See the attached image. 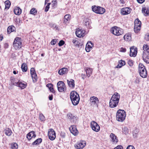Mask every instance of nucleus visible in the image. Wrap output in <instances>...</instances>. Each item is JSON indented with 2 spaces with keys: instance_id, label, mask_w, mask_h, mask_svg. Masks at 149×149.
Segmentation results:
<instances>
[{
  "instance_id": "obj_1",
  "label": "nucleus",
  "mask_w": 149,
  "mask_h": 149,
  "mask_svg": "<svg viewBox=\"0 0 149 149\" xmlns=\"http://www.w3.org/2000/svg\"><path fill=\"white\" fill-rule=\"evenodd\" d=\"M70 97L73 105H76L79 103L80 98L79 94L76 91H72Z\"/></svg>"
},
{
  "instance_id": "obj_2",
  "label": "nucleus",
  "mask_w": 149,
  "mask_h": 149,
  "mask_svg": "<svg viewBox=\"0 0 149 149\" xmlns=\"http://www.w3.org/2000/svg\"><path fill=\"white\" fill-rule=\"evenodd\" d=\"M126 116L125 111L123 110L119 109L116 113V120L119 122H123L125 120Z\"/></svg>"
},
{
  "instance_id": "obj_3",
  "label": "nucleus",
  "mask_w": 149,
  "mask_h": 149,
  "mask_svg": "<svg viewBox=\"0 0 149 149\" xmlns=\"http://www.w3.org/2000/svg\"><path fill=\"white\" fill-rule=\"evenodd\" d=\"M139 74L142 77L145 78L147 77V72L144 65L142 63H139Z\"/></svg>"
},
{
  "instance_id": "obj_4",
  "label": "nucleus",
  "mask_w": 149,
  "mask_h": 149,
  "mask_svg": "<svg viewBox=\"0 0 149 149\" xmlns=\"http://www.w3.org/2000/svg\"><path fill=\"white\" fill-rule=\"evenodd\" d=\"M92 9L93 11L94 12L100 14H103L105 11V9L103 8L96 6H92Z\"/></svg>"
},
{
  "instance_id": "obj_5",
  "label": "nucleus",
  "mask_w": 149,
  "mask_h": 149,
  "mask_svg": "<svg viewBox=\"0 0 149 149\" xmlns=\"http://www.w3.org/2000/svg\"><path fill=\"white\" fill-rule=\"evenodd\" d=\"M111 32L113 34L117 36L121 35L123 33L122 29L116 26L111 28Z\"/></svg>"
},
{
  "instance_id": "obj_6",
  "label": "nucleus",
  "mask_w": 149,
  "mask_h": 149,
  "mask_svg": "<svg viewBox=\"0 0 149 149\" xmlns=\"http://www.w3.org/2000/svg\"><path fill=\"white\" fill-rule=\"evenodd\" d=\"M13 45L15 49L21 48L22 47L21 39L19 37L16 38L14 40Z\"/></svg>"
},
{
  "instance_id": "obj_7",
  "label": "nucleus",
  "mask_w": 149,
  "mask_h": 149,
  "mask_svg": "<svg viewBox=\"0 0 149 149\" xmlns=\"http://www.w3.org/2000/svg\"><path fill=\"white\" fill-rule=\"evenodd\" d=\"M90 101L92 106L97 107L99 103L98 98L95 96H92L90 97Z\"/></svg>"
},
{
  "instance_id": "obj_8",
  "label": "nucleus",
  "mask_w": 149,
  "mask_h": 149,
  "mask_svg": "<svg viewBox=\"0 0 149 149\" xmlns=\"http://www.w3.org/2000/svg\"><path fill=\"white\" fill-rule=\"evenodd\" d=\"M58 90L60 92H64L65 91L66 88L65 84L62 81H59L57 84Z\"/></svg>"
},
{
  "instance_id": "obj_9",
  "label": "nucleus",
  "mask_w": 149,
  "mask_h": 149,
  "mask_svg": "<svg viewBox=\"0 0 149 149\" xmlns=\"http://www.w3.org/2000/svg\"><path fill=\"white\" fill-rule=\"evenodd\" d=\"M12 84L15 86H16L22 89H23L25 88L26 86V83L24 81H15L12 82Z\"/></svg>"
},
{
  "instance_id": "obj_10",
  "label": "nucleus",
  "mask_w": 149,
  "mask_h": 149,
  "mask_svg": "<svg viewBox=\"0 0 149 149\" xmlns=\"http://www.w3.org/2000/svg\"><path fill=\"white\" fill-rule=\"evenodd\" d=\"M48 134L49 139L52 141L54 140L56 138L55 132L52 129L48 130Z\"/></svg>"
},
{
  "instance_id": "obj_11",
  "label": "nucleus",
  "mask_w": 149,
  "mask_h": 149,
  "mask_svg": "<svg viewBox=\"0 0 149 149\" xmlns=\"http://www.w3.org/2000/svg\"><path fill=\"white\" fill-rule=\"evenodd\" d=\"M91 127L92 130L96 132L100 130V127L98 124L94 121H92L91 123Z\"/></svg>"
},
{
  "instance_id": "obj_12",
  "label": "nucleus",
  "mask_w": 149,
  "mask_h": 149,
  "mask_svg": "<svg viewBox=\"0 0 149 149\" xmlns=\"http://www.w3.org/2000/svg\"><path fill=\"white\" fill-rule=\"evenodd\" d=\"M86 143L85 141H81L74 145L75 147L77 149H82L86 146Z\"/></svg>"
},
{
  "instance_id": "obj_13",
  "label": "nucleus",
  "mask_w": 149,
  "mask_h": 149,
  "mask_svg": "<svg viewBox=\"0 0 149 149\" xmlns=\"http://www.w3.org/2000/svg\"><path fill=\"white\" fill-rule=\"evenodd\" d=\"M132 9L129 7H125L122 8L121 10V14L123 15L129 14L131 12Z\"/></svg>"
},
{
  "instance_id": "obj_14",
  "label": "nucleus",
  "mask_w": 149,
  "mask_h": 149,
  "mask_svg": "<svg viewBox=\"0 0 149 149\" xmlns=\"http://www.w3.org/2000/svg\"><path fill=\"white\" fill-rule=\"evenodd\" d=\"M85 33V31L84 30L78 28L77 29L75 33L77 37L80 38L84 36Z\"/></svg>"
},
{
  "instance_id": "obj_15",
  "label": "nucleus",
  "mask_w": 149,
  "mask_h": 149,
  "mask_svg": "<svg viewBox=\"0 0 149 149\" xmlns=\"http://www.w3.org/2000/svg\"><path fill=\"white\" fill-rule=\"evenodd\" d=\"M130 49V56H135L137 52V48L134 46H133L131 47Z\"/></svg>"
},
{
  "instance_id": "obj_16",
  "label": "nucleus",
  "mask_w": 149,
  "mask_h": 149,
  "mask_svg": "<svg viewBox=\"0 0 149 149\" xmlns=\"http://www.w3.org/2000/svg\"><path fill=\"white\" fill-rule=\"evenodd\" d=\"M94 46V44L91 41H88L86 45L85 50L86 52H89Z\"/></svg>"
},
{
  "instance_id": "obj_17",
  "label": "nucleus",
  "mask_w": 149,
  "mask_h": 149,
  "mask_svg": "<svg viewBox=\"0 0 149 149\" xmlns=\"http://www.w3.org/2000/svg\"><path fill=\"white\" fill-rule=\"evenodd\" d=\"M69 130L71 133L74 136H76L78 134V131L75 125L71 126L69 128Z\"/></svg>"
},
{
  "instance_id": "obj_18",
  "label": "nucleus",
  "mask_w": 149,
  "mask_h": 149,
  "mask_svg": "<svg viewBox=\"0 0 149 149\" xmlns=\"http://www.w3.org/2000/svg\"><path fill=\"white\" fill-rule=\"evenodd\" d=\"M68 70L66 68H63L60 69L58 71V73L61 75L66 74L68 73Z\"/></svg>"
},
{
  "instance_id": "obj_19",
  "label": "nucleus",
  "mask_w": 149,
  "mask_h": 149,
  "mask_svg": "<svg viewBox=\"0 0 149 149\" xmlns=\"http://www.w3.org/2000/svg\"><path fill=\"white\" fill-rule=\"evenodd\" d=\"M110 137L113 144H116L118 142V140L117 136L114 134L111 133Z\"/></svg>"
},
{
  "instance_id": "obj_20",
  "label": "nucleus",
  "mask_w": 149,
  "mask_h": 149,
  "mask_svg": "<svg viewBox=\"0 0 149 149\" xmlns=\"http://www.w3.org/2000/svg\"><path fill=\"white\" fill-rule=\"evenodd\" d=\"M119 102L116 100L110 99L109 103V106L111 108L116 107L118 104Z\"/></svg>"
},
{
  "instance_id": "obj_21",
  "label": "nucleus",
  "mask_w": 149,
  "mask_h": 149,
  "mask_svg": "<svg viewBox=\"0 0 149 149\" xmlns=\"http://www.w3.org/2000/svg\"><path fill=\"white\" fill-rule=\"evenodd\" d=\"M143 59L147 63H149V52H145L143 54Z\"/></svg>"
},
{
  "instance_id": "obj_22",
  "label": "nucleus",
  "mask_w": 149,
  "mask_h": 149,
  "mask_svg": "<svg viewBox=\"0 0 149 149\" xmlns=\"http://www.w3.org/2000/svg\"><path fill=\"white\" fill-rule=\"evenodd\" d=\"M36 135L33 131L29 133L26 135V138L29 140H30L32 138H34Z\"/></svg>"
},
{
  "instance_id": "obj_23",
  "label": "nucleus",
  "mask_w": 149,
  "mask_h": 149,
  "mask_svg": "<svg viewBox=\"0 0 149 149\" xmlns=\"http://www.w3.org/2000/svg\"><path fill=\"white\" fill-rule=\"evenodd\" d=\"M71 19V16L69 14L65 15L64 17L63 23L66 24H67L69 23Z\"/></svg>"
},
{
  "instance_id": "obj_24",
  "label": "nucleus",
  "mask_w": 149,
  "mask_h": 149,
  "mask_svg": "<svg viewBox=\"0 0 149 149\" xmlns=\"http://www.w3.org/2000/svg\"><path fill=\"white\" fill-rule=\"evenodd\" d=\"M84 70L86 72V76L88 77H90L92 72V69L90 68L86 67L84 68Z\"/></svg>"
},
{
  "instance_id": "obj_25",
  "label": "nucleus",
  "mask_w": 149,
  "mask_h": 149,
  "mask_svg": "<svg viewBox=\"0 0 149 149\" xmlns=\"http://www.w3.org/2000/svg\"><path fill=\"white\" fill-rule=\"evenodd\" d=\"M120 98V95L117 93H115L112 96L111 99L116 100L119 102Z\"/></svg>"
},
{
  "instance_id": "obj_26",
  "label": "nucleus",
  "mask_w": 149,
  "mask_h": 149,
  "mask_svg": "<svg viewBox=\"0 0 149 149\" xmlns=\"http://www.w3.org/2000/svg\"><path fill=\"white\" fill-rule=\"evenodd\" d=\"M143 13L145 16H147L149 14V8L143 7L142 10Z\"/></svg>"
},
{
  "instance_id": "obj_27",
  "label": "nucleus",
  "mask_w": 149,
  "mask_h": 149,
  "mask_svg": "<svg viewBox=\"0 0 149 149\" xmlns=\"http://www.w3.org/2000/svg\"><path fill=\"white\" fill-rule=\"evenodd\" d=\"M67 83L69 86L72 88H74V81L72 79H70V80H67Z\"/></svg>"
},
{
  "instance_id": "obj_28",
  "label": "nucleus",
  "mask_w": 149,
  "mask_h": 149,
  "mask_svg": "<svg viewBox=\"0 0 149 149\" xmlns=\"http://www.w3.org/2000/svg\"><path fill=\"white\" fill-rule=\"evenodd\" d=\"M14 12L15 14L19 15L22 13V10L19 7H16L14 9Z\"/></svg>"
},
{
  "instance_id": "obj_29",
  "label": "nucleus",
  "mask_w": 149,
  "mask_h": 149,
  "mask_svg": "<svg viewBox=\"0 0 149 149\" xmlns=\"http://www.w3.org/2000/svg\"><path fill=\"white\" fill-rule=\"evenodd\" d=\"M125 63L124 61L120 60L119 61V63L117 66H116V68H120L122 66L125 65Z\"/></svg>"
},
{
  "instance_id": "obj_30",
  "label": "nucleus",
  "mask_w": 149,
  "mask_h": 149,
  "mask_svg": "<svg viewBox=\"0 0 149 149\" xmlns=\"http://www.w3.org/2000/svg\"><path fill=\"white\" fill-rule=\"evenodd\" d=\"M15 29V27L13 26H11L8 27L7 29V32L8 33H10L11 32H13Z\"/></svg>"
},
{
  "instance_id": "obj_31",
  "label": "nucleus",
  "mask_w": 149,
  "mask_h": 149,
  "mask_svg": "<svg viewBox=\"0 0 149 149\" xmlns=\"http://www.w3.org/2000/svg\"><path fill=\"white\" fill-rule=\"evenodd\" d=\"M124 39L126 41H130L131 39V35L130 33H127L124 36Z\"/></svg>"
},
{
  "instance_id": "obj_32",
  "label": "nucleus",
  "mask_w": 149,
  "mask_h": 149,
  "mask_svg": "<svg viewBox=\"0 0 149 149\" xmlns=\"http://www.w3.org/2000/svg\"><path fill=\"white\" fill-rule=\"evenodd\" d=\"M5 5V10H7L9 9L11 5L10 2L8 0H7L4 2Z\"/></svg>"
},
{
  "instance_id": "obj_33",
  "label": "nucleus",
  "mask_w": 149,
  "mask_h": 149,
  "mask_svg": "<svg viewBox=\"0 0 149 149\" xmlns=\"http://www.w3.org/2000/svg\"><path fill=\"white\" fill-rule=\"evenodd\" d=\"M21 68L23 72H26L27 70V68L26 64L25 63L22 64L21 65Z\"/></svg>"
},
{
  "instance_id": "obj_34",
  "label": "nucleus",
  "mask_w": 149,
  "mask_h": 149,
  "mask_svg": "<svg viewBox=\"0 0 149 149\" xmlns=\"http://www.w3.org/2000/svg\"><path fill=\"white\" fill-rule=\"evenodd\" d=\"M4 133L7 136H10L12 134L11 130L9 128H7L4 130Z\"/></svg>"
},
{
  "instance_id": "obj_35",
  "label": "nucleus",
  "mask_w": 149,
  "mask_h": 149,
  "mask_svg": "<svg viewBox=\"0 0 149 149\" xmlns=\"http://www.w3.org/2000/svg\"><path fill=\"white\" fill-rule=\"evenodd\" d=\"M42 141V139L41 138H39L37 139L32 143L33 145H37L40 143Z\"/></svg>"
},
{
  "instance_id": "obj_36",
  "label": "nucleus",
  "mask_w": 149,
  "mask_h": 149,
  "mask_svg": "<svg viewBox=\"0 0 149 149\" xmlns=\"http://www.w3.org/2000/svg\"><path fill=\"white\" fill-rule=\"evenodd\" d=\"M46 86L48 88L51 92L52 93L54 92V91L53 88V85L52 84H48Z\"/></svg>"
},
{
  "instance_id": "obj_37",
  "label": "nucleus",
  "mask_w": 149,
  "mask_h": 149,
  "mask_svg": "<svg viewBox=\"0 0 149 149\" xmlns=\"http://www.w3.org/2000/svg\"><path fill=\"white\" fill-rule=\"evenodd\" d=\"M141 22L138 19H136L134 21V26H141Z\"/></svg>"
},
{
  "instance_id": "obj_38",
  "label": "nucleus",
  "mask_w": 149,
  "mask_h": 149,
  "mask_svg": "<svg viewBox=\"0 0 149 149\" xmlns=\"http://www.w3.org/2000/svg\"><path fill=\"white\" fill-rule=\"evenodd\" d=\"M39 119L41 121L43 122L45 120V116L42 113H40L39 116Z\"/></svg>"
},
{
  "instance_id": "obj_39",
  "label": "nucleus",
  "mask_w": 149,
  "mask_h": 149,
  "mask_svg": "<svg viewBox=\"0 0 149 149\" xmlns=\"http://www.w3.org/2000/svg\"><path fill=\"white\" fill-rule=\"evenodd\" d=\"M144 51L143 54H144L146 52H149V47L148 46L146 45H144L143 47Z\"/></svg>"
},
{
  "instance_id": "obj_40",
  "label": "nucleus",
  "mask_w": 149,
  "mask_h": 149,
  "mask_svg": "<svg viewBox=\"0 0 149 149\" xmlns=\"http://www.w3.org/2000/svg\"><path fill=\"white\" fill-rule=\"evenodd\" d=\"M141 27V26H134V32L136 33H139Z\"/></svg>"
},
{
  "instance_id": "obj_41",
  "label": "nucleus",
  "mask_w": 149,
  "mask_h": 149,
  "mask_svg": "<svg viewBox=\"0 0 149 149\" xmlns=\"http://www.w3.org/2000/svg\"><path fill=\"white\" fill-rule=\"evenodd\" d=\"M68 118L70 120H73L75 118V116L70 113H69L67 114Z\"/></svg>"
},
{
  "instance_id": "obj_42",
  "label": "nucleus",
  "mask_w": 149,
  "mask_h": 149,
  "mask_svg": "<svg viewBox=\"0 0 149 149\" xmlns=\"http://www.w3.org/2000/svg\"><path fill=\"white\" fill-rule=\"evenodd\" d=\"M139 132V130L137 129H135L133 131L132 133L133 135L134 138L137 137Z\"/></svg>"
},
{
  "instance_id": "obj_43",
  "label": "nucleus",
  "mask_w": 149,
  "mask_h": 149,
  "mask_svg": "<svg viewBox=\"0 0 149 149\" xmlns=\"http://www.w3.org/2000/svg\"><path fill=\"white\" fill-rule=\"evenodd\" d=\"M11 147L12 149H17L18 145L17 143H14L11 144Z\"/></svg>"
},
{
  "instance_id": "obj_44",
  "label": "nucleus",
  "mask_w": 149,
  "mask_h": 149,
  "mask_svg": "<svg viewBox=\"0 0 149 149\" xmlns=\"http://www.w3.org/2000/svg\"><path fill=\"white\" fill-rule=\"evenodd\" d=\"M123 132L126 135L128 133V130L127 127H125L122 129Z\"/></svg>"
},
{
  "instance_id": "obj_45",
  "label": "nucleus",
  "mask_w": 149,
  "mask_h": 149,
  "mask_svg": "<svg viewBox=\"0 0 149 149\" xmlns=\"http://www.w3.org/2000/svg\"><path fill=\"white\" fill-rule=\"evenodd\" d=\"M33 82H35L36 81L37 79V77L36 74H34L31 75Z\"/></svg>"
},
{
  "instance_id": "obj_46",
  "label": "nucleus",
  "mask_w": 149,
  "mask_h": 149,
  "mask_svg": "<svg viewBox=\"0 0 149 149\" xmlns=\"http://www.w3.org/2000/svg\"><path fill=\"white\" fill-rule=\"evenodd\" d=\"M37 13V10L35 8L31 9L30 11V13L31 14L35 15Z\"/></svg>"
},
{
  "instance_id": "obj_47",
  "label": "nucleus",
  "mask_w": 149,
  "mask_h": 149,
  "mask_svg": "<svg viewBox=\"0 0 149 149\" xmlns=\"http://www.w3.org/2000/svg\"><path fill=\"white\" fill-rule=\"evenodd\" d=\"M56 0H53L52 1V6L53 7L55 8L57 5Z\"/></svg>"
},
{
  "instance_id": "obj_48",
  "label": "nucleus",
  "mask_w": 149,
  "mask_h": 149,
  "mask_svg": "<svg viewBox=\"0 0 149 149\" xmlns=\"http://www.w3.org/2000/svg\"><path fill=\"white\" fill-rule=\"evenodd\" d=\"M127 63L128 65L130 66H132L133 65V62L132 60H129L128 61Z\"/></svg>"
},
{
  "instance_id": "obj_49",
  "label": "nucleus",
  "mask_w": 149,
  "mask_h": 149,
  "mask_svg": "<svg viewBox=\"0 0 149 149\" xmlns=\"http://www.w3.org/2000/svg\"><path fill=\"white\" fill-rule=\"evenodd\" d=\"M50 4V3H47V6H46L45 8V11L46 12H47L49 8V5Z\"/></svg>"
},
{
  "instance_id": "obj_50",
  "label": "nucleus",
  "mask_w": 149,
  "mask_h": 149,
  "mask_svg": "<svg viewBox=\"0 0 149 149\" xmlns=\"http://www.w3.org/2000/svg\"><path fill=\"white\" fill-rule=\"evenodd\" d=\"M30 72L31 75L34 74H36L35 69L34 68H31L30 70Z\"/></svg>"
},
{
  "instance_id": "obj_51",
  "label": "nucleus",
  "mask_w": 149,
  "mask_h": 149,
  "mask_svg": "<svg viewBox=\"0 0 149 149\" xmlns=\"http://www.w3.org/2000/svg\"><path fill=\"white\" fill-rule=\"evenodd\" d=\"M65 43V42L63 40L60 41L58 44V45L59 46H61L63 45Z\"/></svg>"
},
{
  "instance_id": "obj_52",
  "label": "nucleus",
  "mask_w": 149,
  "mask_h": 149,
  "mask_svg": "<svg viewBox=\"0 0 149 149\" xmlns=\"http://www.w3.org/2000/svg\"><path fill=\"white\" fill-rule=\"evenodd\" d=\"M56 39H54L52 40L51 42V44L52 45H54L56 43Z\"/></svg>"
},
{
  "instance_id": "obj_53",
  "label": "nucleus",
  "mask_w": 149,
  "mask_h": 149,
  "mask_svg": "<svg viewBox=\"0 0 149 149\" xmlns=\"http://www.w3.org/2000/svg\"><path fill=\"white\" fill-rule=\"evenodd\" d=\"M72 42L75 45H78V41L76 40V39H74L72 40Z\"/></svg>"
},
{
  "instance_id": "obj_54",
  "label": "nucleus",
  "mask_w": 149,
  "mask_h": 149,
  "mask_svg": "<svg viewBox=\"0 0 149 149\" xmlns=\"http://www.w3.org/2000/svg\"><path fill=\"white\" fill-rule=\"evenodd\" d=\"M126 149H135V148L133 146L129 145L127 146Z\"/></svg>"
},
{
  "instance_id": "obj_55",
  "label": "nucleus",
  "mask_w": 149,
  "mask_h": 149,
  "mask_svg": "<svg viewBox=\"0 0 149 149\" xmlns=\"http://www.w3.org/2000/svg\"><path fill=\"white\" fill-rule=\"evenodd\" d=\"M145 38L147 41L149 40V34H147L145 36Z\"/></svg>"
},
{
  "instance_id": "obj_56",
  "label": "nucleus",
  "mask_w": 149,
  "mask_h": 149,
  "mask_svg": "<svg viewBox=\"0 0 149 149\" xmlns=\"http://www.w3.org/2000/svg\"><path fill=\"white\" fill-rule=\"evenodd\" d=\"M114 149H123V147L122 146L119 145L115 147Z\"/></svg>"
},
{
  "instance_id": "obj_57",
  "label": "nucleus",
  "mask_w": 149,
  "mask_h": 149,
  "mask_svg": "<svg viewBox=\"0 0 149 149\" xmlns=\"http://www.w3.org/2000/svg\"><path fill=\"white\" fill-rule=\"evenodd\" d=\"M120 52H126V49L125 48H123V47H121L120 49Z\"/></svg>"
},
{
  "instance_id": "obj_58",
  "label": "nucleus",
  "mask_w": 149,
  "mask_h": 149,
  "mask_svg": "<svg viewBox=\"0 0 149 149\" xmlns=\"http://www.w3.org/2000/svg\"><path fill=\"white\" fill-rule=\"evenodd\" d=\"M140 82V80L139 79L137 78L136 79V80H135L134 82L136 84H138Z\"/></svg>"
},
{
  "instance_id": "obj_59",
  "label": "nucleus",
  "mask_w": 149,
  "mask_h": 149,
  "mask_svg": "<svg viewBox=\"0 0 149 149\" xmlns=\"http://www.w3.org/2000/svg\"><path fill=\"white\" fill-rule=\"evenodd\" d=\"M137 1L140 3H142L145 0H137Z\"/></svg>"
},
{
  "instance_id": "obj_60",
  "label": "nucleus",
  "mask_w": 149,
  "mask_h": 149,
  "mask_svg": "<svg viewBox=\"0 0 149 149\" xmlns=\"http://www.w3.org/2000/svg\"><path fill=\"white\" fill-rule=\"evenodd\" d=\"M61 136L63 138H64L65 136V133H61Z\"/></svg>"
},
{
  "instance_id": "obj_61",
  "label": "nucleus",
  "mask_w": 149,
  "mask_h": 149,
  "mask_svg": "<svg viewBox=\"0 0 149 149\" xmlns=\"http://www.w3.org/2000/svg\"><path fill=\"white\" fill-rule=\"evenodd\" d=\"M49 25L51 27L54 28V26L55 25V24L53 23H52L49 24Z\"/></svg>"
},
{
  "instance_id": "obj_62",
  "label": "nucleus",
  "mask_w": 149,
  "mask_h": 149,
  "mask_svg": "<svg viewBox=\"0 0 149 149\" xmlns=\"http://www.w3.org/2000/svg\"><path fill=\"white\" fill-rule=\"evenodd\" d=\"M53 96L52 94L51 95H49V100H52L53 99Z\"/></svg>"
},
{
  "instance_id": "obj_63",
  "label": "nucleus",
  "mask_w": 149,
  "mask_h": 149,
  "mask_svg": "<svg viewBox=\"0 0 149 149\" xmlns=\"http://www.w3.org/2000/svg\"><path fill=\"white\" fill-rule=\"evenodd\" d=\"M54 29H55L56 30H58V26L56 25V24L54 26Z\"/></svg>"
},
{
  "instance_id": "obj_64",
  "label": "nucleus",
  "mask_w": 149,
  "mask_h": 149,
  "mask_svg": "<svg viewBox=\"0 0 149 149\" xmlns=\"http://www.w3.org/2000/svg\"><path fill=\"white\" fill-rule=\"evenodd\" d=\"M85 23H86V26H88L89 25V22H88V21H86L85 22Z\"/></svg>"
}]
</instances>
